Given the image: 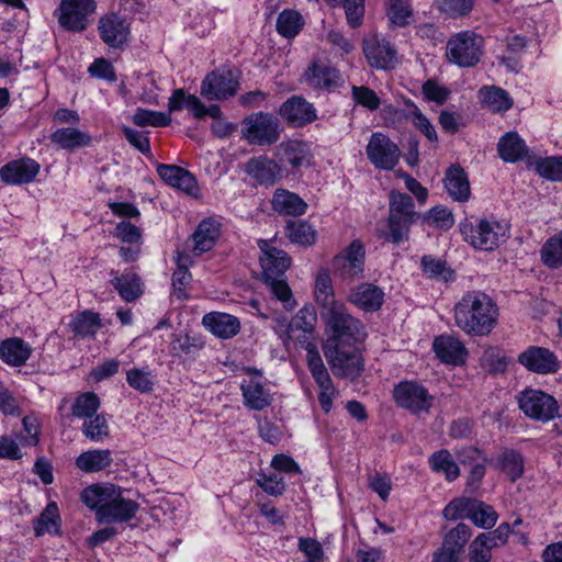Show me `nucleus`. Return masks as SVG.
Wrapping results in <instances>:
<instances>
[{"instance_id":"nucleus-22","label":"nucleus","mask_w":562,"mask_h":562,"mask_svg":"<svg viewBox=\"0 0 562 562\" xmlns=\"http://www.w3.org/2000/svg\"><path fill=\"white\" fill-rule=\"evenodd\" d=\"M305 83L314 90L331 92L344 83V78L336 68L314 63L304 71Z\"/></svg>"},{"instance_id":"nucleus-43","label":"nucleus","mask_w":562,"mask_h":562,"mask_svg":"<svg viewBox=\"0 0 562 562\" xmlns=\"http://www.w3.org/2000/svg\"><path fill=\"white\" fill-rule=\"evenodd\" d=\"M430 469L436 473H441L448 481H454L460 475V470L451 453L441 449L429 457Z\"/></svg>"},{"instance_id":"nucleus-49","label":"nucleus","mask_w":562,"mask_h":562,"mask_svg":"<svg viewBox=\"0 0 562 562\" xmlns=\"http://www.w3.org/2000/svg\"><path fill=\"white\" fill-rule=\"evenodd\" d=\"M132 122L139 127H165L171 123V117L164 112L137 108L132 116Z\"/></svg>"},{"instance_id":"nucleus-42","label":"nucleus","mask_w":562,"mask_h":562,"mask_svg":"<svg viewBox=\"0 0 562 562\" xmlns=\"http://www.w3.org/2000/svg\"><path fill=\"white\" fill-rule=\"evenodd\" d=\"M385 13L393 27H405L413 19V8L407 0H386Z\"/></svg>"},{"instance_id":"nucleus-9","label":"nucleus","mask_w":562,"mask_h":562,"mask_svg":"<svg viewBox=\"0 0 562 562\" xmlns=\"http://www.w3.org/2000/svg\"><path fill=\"white\" fill-rule=\"evenodd\" d=\"M324 353L336 376L356 380L363 371V359L358 345H325Z\"/></svg>"},{"instance_id":"nucleus-24","label":"nucleus","mask_w":562,"mask_h":562,"mask_svg":"<svg viewBox=\"0 0 562 562\" xmlns=\"http://www.w3.org/2000/svg\"><path fill=\"white\" fill-rule=\"evenodd\" d=\"M41 166L32 158L12 160L0 168V178L7 184L21 186L32 182Z\"/></svg>"},{"instance_id":"nucleus-31","label":"nucleus","mask_w":562,"mask_h":562,"mask_svg":"<svg viewBox=\"0 0 562 562\" xmlns=\"http://www.w3.org/2000/svg\"><path fill=\"white\" fill-rule=\"evenodd\" d=\"M202 324L215 336L228 339L238 334L240 322L236 316L213 312L203 316Z\"/></svg>"},{"instance_id":"nucleus-5","label":"nucleus","mask_w":562,"mask_h":562,"mask_svg":"<svg viewBox=\"0 0 562 562\" xmlns=\"http://www.w3.org/2000/svg\"><path fill=\"white\" fill-rule=\"evenodd\" d=\"M329 331L326 345L353 346L367 337L362 322L352 316L344 304L321 315Z\"/></svg>"},{"instance_id":"nucleus-54","label":"nucleus","mask_w":562,"mask_h":562,"mask_svg":"<svg viewBox=\"0 0 562 562\" xmlns=\"http://www.w3.org/2000/svg\"><path fill=\"white\" fill-rule=\"evenodd\" d=\"M474 505H476L475 498H454L443 508L442 515L447 520L470 518Z\"/></svg>"},{"instance_id":"nucleus-34","label":"nucleus","mask_w":562,"mask_h":562,"mask_svg":"<svg viewBox=\"0 0 562 562\" xmlns=\"http://www.w3.org/2000/svg\"><path fill=\"white\" fill-rule=\"evenodd\" d=\"M50 140L61 149L74 151L90 146L92 137L75 127H61L52 133Z\"/></svg>"},{"instance_id":"nucleus-7","label":"nucleus","mask_w":562,"mask_h":562,"mask_svg":"<svg viewBox=\"0 0 562 562\" xmlns=\"http://www.w3.org/2000/svg\"><path fill=\"white\" fill-rule=\"evenodd\" d=\"M282 131L281 121L276 114L259 111L241 121L240 135L249 145L263 147L276 144Z\"/></svg>"},{"instance_id":"nucleus-8","label":"nucleus","mask_w":562,"mask_h":562,"mask_svg":"<svg viewBox=\"0 0 562 562\" xmlns=\"http://www.w3.org/2000/svg\"><path fill=\"white\" fill-rule=\"evenodd\" d=\"M484 40L472 31H461L452 35L446 47L447 59L459 67L477 65L483 56Z\"/></svg>"},{"instance_id":"nucleus-39","label":"nucleus","mask_w":562,"mask_h":562,"mask_svg":"<svg viewBox=\"0 0 562 562\" xmlns=\"http://www.w3.org/2000/svg\"><path fill=\"white\" fill-rule=\"evenodd\" d=\"M60 515L58 506L55 502H50L41 513L40 517L33 521V528L36 537H41L44 533H60Z\"/></svg>"},{"instance_id":"nucleus-48","label":"nucleus","mask_w":562,"mask_h":562,"mask_svg":"<svg viewBox=\"0 0 562 562\" xmlns=\"http://www.w3.org/2000/svg\"><path fill=\"white\" fill-rule=\"evenodd\" d=\"M286 235L293 244L311 246L315 243V231L304 221H291L288 223Z\"/></svg>"},{"instance_id":"nucleus-38","label":"nucleus","mask_w":562,"mask_h":562,"mask_svg":"<svg viewBox=\"0 0 562 562\" xmlns=\"http://www.w3.org/2000/svg\"><path fill=\"white\" fill-rule=\"evenodd\" d=\"M482 104L493 112H506L513 106L508 92L496 86H485L479 91Z\"/></svg>"},{"instance_id":"nucleus-33","label":"nucleus","mask_w":562,"mask_h":562,"mask_svg":"<svg viewBox=\"0 0 562 562\" xmlns=\"http://www.w3.org/2000/svg\"><path fill=\"white\" fill-rule=\"evenodd\" d=\"M315 301L319 307L321 315L344 304L336 300L331 278L327 270H321L315 279Z\"/></svg>"},{"instance_id":"nucleus-58","label":"nucleus","mask_w":562,"mask_h":562,"mask_svg":"<svg viewBox=\"0 0 562 562\" xmlns=\"http://www.w3.org/2000/svg\"><path fill=\"white\" fill-rule=\"evenodd\" d=\"M83 435L94 442L103 441L109 436V425L103 415L87 418L82 425Z\"/></svg>"},{"instance_id":"nucleus-44","label":"nucleus","mask_w":562,"mask_h":562,"mask_svg":"<svg viewBox=\"0 0 562 562\" xmlns=\"http://www.w3.org/2000/svg\"><path fill=\"white\" fill-rule=\"evenodd\" d=\"M126 382L133 390L145 394L150 393L155 385V375L148 367H134L126 371Z\"/></svg>"},{"instance_id":"nucleus-25","label":"nucleus","mask_w":562,"mask_h":562,"mask_svg":"<svg viewBox=\"0 0 562 562\" xmlns=\"http://www.w3.org/2000/svg\"><path fill=\"white\" fill-rule=\"evenodd\" d=\"M363 53L368 63L376 68L390 69L396 63V49L385 38L373 36L364 40Z\"/></svg>"},{"instance_id":"nucleus-62","label":"nucleus","mask_w":562,"mask_h":562,"mask_svg":"<svg viewBox=\"0 0 562 562\" xmlns=\"http://www.w3.org/2000/svg\"><path fill=\"white\" fill-rule=\"evenodd\" d=\"M352 99L357 104L362 105L363 108L369 109L370 111H375L379 109L381 101L378 94L366 86H352L351 87Z\"/></svg>"},{"instance_id":"nucleus-29","label":"nucleus","mask_w":562,"mask_h":562,"mask_svg":"<svg viewBox=\"0 0 562 562\" xmlns=\"http://www.w3.org/2000/svg\"><path fill=\"white\" fill-rule=\"evenodd\" d=\"M244 405L252 411H263L271 405L273 397L259 378L244 380L240 385Z\"/></svg>"},{"instance_id":"nucleus-36","label":"nucleus","mask_w":562,"mask_h":562,"mask_svg":"<svg viewBox=\"0 0 562 562\" xmlns=\"http://www.w3.org/2000/svg\"><path fill=\"white\" fill-rule=\"evenodd\" d=\"M420 268L427 279L436 282L449 283L457 279L456 271L448 266L447 261L432 255L422 257Z\"/></svg>"},{"instance_id":"nucleus-28","label":"nucleus","mask_w":562,"mask_h":562,"mask_svg":"<svg viewBox=\"0 0 562 562\" xmlns=\"http://www.w3.org/2000/svg\"><path fill=\"white\" fill-rule=\"evenodd\" d=\"M221 235V224L213 218H205L200 222L191 235V250L200 256L213 249Z\"/></svg>"},{"instance_id":"nucleus-11","label":"nucleus","mask_w":562,"mask_h":562,"mask_svg":"<svg viewBox=\"0 0 562 562\" xmlns=\"http://www.w3.org/2000/svg\"><path fill=\"white\" fill-rule=\"evenodd\" d=\"M273 157L284 171L295 175L303 167H308L313 158L310 145L297 138H290L279 143L274 150Z\"/></svg>"},{"instance_id":"nucleus-23","label":"nucleus","mask_w":562,"mask_h":562,"mask_svg":"<svg viewBox=\"0 0 562 562\" xmlns=\"http://www.w3.org/2000/svg\"><path fill=\"white\" fill-rule=\"evenodd\" d=\"M279 114L294 127H302L317 119L314 105L300 95H293L284 101Z\"/></svg>"},{"instance_id":"nucleus-18","label":"nucleus","mask_w":562,"mask_h":562,"mask_svg":"<svg viewBox=\"0 0 562 562\" xmlns=\"http://www.w3.org/2000/svg\"><path fill=\"white\" fill-rule=\"evenodd\" d=\"M245 172L259 186L272 187L283 178V172L276 158L266 155L250 158L245 164Z\"/></svg>"},{"instance_id":"nucleus-45","label":"nucleus","mask_w":562,"mask_h":562,"mask_svg":"<svg viewBox=\"0 0 562 562\" xmlns=\"http://www.w3.org/2000/svg\"><path fill=\"white\" fill-rule=\"evenodd\" d=\"M72 331L80 337H94L101 328L99 314L91 311H85L78 314L70 323Z\"/></svg>"},{"instance_id":"nucleus-19","label":"nucleus","mask_w":562,"mask_h":562,"mask_svg":"<svg viewBox=\"0 0 562 562\" xmlns=\"http://www.w3.org/2000/svg\"><path fill=\"white\" fill-rule=\"evenodd\" d=\"M157 173L168 186L192 198H200V187L196 178L189 170L176 165L158 164Z\"/></svg>"},{"instance_id":"nucleus-60","label":"nucleus","mask_w":562,"mask_h":562,"mask_svg":"<svg viewBox=\"0 0 562 562\" xmlns=\"http://www.w3.org/2000/svg\"><path fill=\"white\" fill-rule=\"evenodd\" d=\"M256 482L270 496H281L286 490L284 477L277 472L271 474L260 473Z\"/></svg>"},{"instance_id":"nucleus-13","label":"nucleus","mask_w":562,"mask_h":562,"mask_svg":"<svg viewBox=\"0 0 562 562\" xmlns=\"http://www.w3.org/2000/svg\"><path fill=\"white\" fill-rule=\"evenodd\" d=\"M396 404L413 414L428 413L434 405V396L420 383L403 381L393 391Z\"/></svg>"},{"instance_id":"nucleus-57","label":"nucleus","mask_w":562,"mask_h":562,"mask_svg":"<svg viewBox=\"0 0 562 562\" xmlns=\"http://www.w3.org/2000/svg\"><path fill=\"white\" fill-rule=\"evenodd\" d=\"M437 9L449 18L458 19L468 15L474 0H434Z\"/></svg>"},{"instance_id":"nucleus-53","label":"nucleus","mask_w":562,"mask_h":562,"mask_svg":"<svg viewBox=\"0 0 562 562\" xmlns=\"http://www.w3.org/2000/svg\"><path fill=\"white\" fill-rule=\"evenodd\" d=\"M100 407V398L93 392H87L79 395L72 405V415L76 417L91 418L97 414Z\"/></svg>"},{"instance_id":"nucleus-15","label":"nucleus","mask_w":562,"mask_h":562,"mask_svg":"<svg viewBox=\"0 0 562 562\" xmlns=\"http://www.w3.org/2000/svg\"><path fill=\"white\" fill-rule=\"evenodd\" d=\"M366 154L375 169L393 170L400 161L398 146L386 135L375 132L370 136Z\"/></svg>"},{"instance_id":"nucleus-30","label":"nucleus","mask_w":562,"mask_h":562,"mask_svg":"<svg viewBox=\"0 0 562 562\" xmlns=\"http://www.w3.org/2000/svg\"><path fill=\"white\" fill-rule=\"evenodd\" d=\"M32 352V346L20 337H10L0 342V359L10 367L24 366Z\"/></svg>"},{"instance_id":"nucleus-59","label":"nucleus","mask_w":562,"mask_h":562,"mask_svg":"<svg viewBox=\"0 0 562 562\" xmlns=\"http://www.w3.org/2000/svg\"><path fill=\"white\" fill-rule=\"evenodd\" d=\"M472 535L471 528L464 522H460L451 529L443 538L442 546L453 549L461 553Z\"/></svg>"},{"instance_id":"nucleus-61","label":"nucleus","mask_w":562,"mask_h":562,"mask_svg":"<svg viewBox=\"0 0 562 562\" xmlns=\"http://www.w3.org/2000/svg\"><path fill=\"white\" fill-rule=\"evenodd\" d=\"M512 532L510 526L507 522L501 524L495 530L480 533L477 538V543L480 542L484 543L485 547L493 549L499 546H503L506 543L509 533Z\"/></svg>"},{"instance_id":"nucleus-41","label":"nucleus","mask_w":562,"mask_h":562,"mask_svg":"<svg viewBox=\"0 0 562 562\" xmlns=\"http://www.w3.org/2000/svg\"><path fill=\"white\" fill-rule=\"evenodd\" d=\"M540 260L552 270L562 267V229L543 243L540 248Z\"/></svg>"},{"instance_id":"nucleus-20","label":"nucleus","mask_w":562,"mask_h":562,"mask_svg":"<svg viewBox=\"0 0 562 562\" xmlns=\"http://www.w3.org/2000/svg\"><path fill=\"white\" fill-rule=\"evenodd\" d=\"M98 27L106 45L113 48H123L127 45L131 27L125 18L115 13L104 15L100 19Z\"/></svg>"},{"instance_id":"nucleus-51","label":"nucleus","mask_w":562,"mask_h":562,"mask_svg":"<svg viewBox=\"0 0 562 562\" xmlns=\"http://www.w3.org/2000/svg\"><path fill=\"white\" fill-rule=\"evenodd\" d=\"M203 347V342L189 335H173L170 342V352L173 357H194Z\"/></svg>"},{"instance_id":"nucleus-27","label":"nucleus","mask_w":562,"mask_h":562,"mask_svg":"<svg viewBox=\"0 0 562 562\" xmlns=\"http://www.w3.org/2000/svg\"><path fill=\"white\" fill-rule=\"evenodd\" d=\"M432 349L436 357L446 364L459 366L464 363L468 351L463 342L451 335H440L435 338Z\"/></svg>"},{"instance_id":"nucleus-3","label":"nucleus","mask_w":562,"mask_h":562,"mask_svg":"<svg viewBox=\"0 0 562 562\" xmlns=\"http://www.w3.org/2000/svg\"><path fill=\"white\" fill-rule=\"evenodd\" d=\"M258 247L261 251L259 260L265 282L270 286L272 294L278 300L288 303L292 292L284 279V274L291 263L290 257L285 251L271 246L265 239L258 240Z\"/></svg>"},{"instance_id":"nucleus-14","label":"nucleus","mask_w":562,"mask_h":562,"mask_svg":"<svg viewBox=\"0 0 562 562\" xmlns=\"http://www.w3.org/2000/svg\"><path fill=\"white\" fill-rule=\"evenodd\" d=\"M366 249L359 239L352 240L348 247L333 259L334 272L344 280L363 277Z\"/></svg>"},{"instance_id":"nucleus-64","label":"nucleus","mask_w":562,"mask_h":562,"mask_svg":"<svg viewBox=\"0 0 562 562\" xmlns=\"http://www.w3.org/2000/svg\"><path fill=\"white\" fill-rule=\"evenodd\" d=\"M299 550L303 552L307 562H323L324 549L322 544L313 538H300Z\"/></svg>"},{"instance_id":"nucleus-26","label":"nucleus","mask_w":562,"mask_h":562,"mask_svg":"<svg viewBox=\"0 0 562 562\" xmlns=\"http://www.w3.org/2000/svg\"><path fill=\"white\" fill-rule=\"evenodd\" d=\"M384 296V291L380 286L363 282L350 289L348 301L367 313H373L382 307Z\"/></svg>"},{"instance_id":"nucleus-56","label":"nucleus","mask_w":562,"mask_h":562,"mask_svg":"<svg viewBox=\"0 0 562 562\" xmlns=\"http://www.w3.org/2000/svg\"><path fill=\"white\" fill-rule=\"evenodd\" d=\"M470 520L477 527L483 529H491L495 526L498 515L494 508L479 499L476 505L473 506Z\"/></svg>"},{"instance_id":"nucleus-4","label":"nucleus","mask_w":562,"mask_h":562,"mask_svg":"<svg viewBox=\"0 0 562 562\" xmlns=\"http://www.w3.org/2000/svg\"><path fill=\"white\" fill-rule=\"evenodd\" d=\"M420 217L411 195L392 190L389 193V232L384 235L385 240L395 245L407 240L412 225Z\"/></svg>"},{"instance_id":"nucleus-35","label":"nucleus","mask_w":562,"mask_h":562,"mask_svg":"<svg viewBox=\"0 0 562 562\" xmlns=\"http://www.w3.org/2000/svg\"><path fill=\"white\" fill-rule=\"evenodd\" d=\"M113 462L112 451L109 449H91L80 453L75 461L76 467L85 473L100 472Z\"/></svg>"},{"instance_id":"nucleus-63","label":"nucleus","mask_w":562,"mask_h":562,"mask_svg":"<svg viewBox=\"0 0 562 562\" xmlns=\"http://www.w3.org/2000/svg\"><path fill=\"white\" fill-rule=\"evenodd\" d=\"M420 218L423 222L440 228H449L453 224L452 213L448 209L440 206L430 209L427 213L423 214Z\"/></svg>"},{"instance_id":"nucleus-52","label":"nucleus","mask_w":562,"mask_h":562,"mask_svg":"<svg viewBox=\"0 0 562 562\" xmlns=\"http://www.w3.org/2000/svg\"><path fill=\"white\" fill-rule=\"evenodd\" d=\"M316 323V314L313 307L304 306L292 317L286 327V336L291 339L294 330L311 333Z\"/></svg>"},{"instance_id":"nucleus-2","label":"nucleus","mask_w":562,"mask_h":562,"mask_svg":"<svg viewBox=\"0 0 562 562\" xmlns=\"http://www.w3.org/2000/svg\"><path fill=\"white\" fill-rule=\"evenodd\" d=\"M456 325L469 336H487L497 324L498 307L482 291H469L456 303Z\"/></svg>"},{"instance_id":"nucleus-6","label":"nucleus","mask_w":562,"mask_h":562,"mask_svg":"<svg viewBox=\"0 0 562 562\" xmlns=\"http://www.w3.org/2000/svg\"><path fill=\"white\" fill-rule=\"evenodd\" d=\"M464 240L473 248L492 251L506 243L509 225L496 220L475 218L461 224Z\"/></svg>"},{"instance_id":"nucleus-17","label":"nucleus","mask_w":562,"mask_h":562,"mask_svg":"<svg viewBox=\"0 0 562 562\" xmlns=\"http://www.w3.org/2000/svg\"><path fill=\"white\" fill-rule=\"evenodd\" d=\"M518 362L528 371L538 374H553L561 369V361L548 348L529 346L518 356Z\"/></svg>"},{"instance_id":"nucleus-12","label":"nucleus","mask_w":562,"mask_h":562,"mask_svg":"<svg viewBox=\"0 0 562 562\" xmlns=\"http://www.w3.org/2000/svg\"><path fill=\"white\" fill-rule=\"evenodd\" d=\"M518 404L526 416L542 423L553 419L559 411L558 402L552 395L536 389L520 392Z\"/></svg>"},{"instance_id":"nucleus-16","label":"nucleus","mask_w":562,"mask_h":562,"mask_svg":"<svg viewBox=\"0 0 562 562\" xmlns=\"http://www.w3.org/2000/svg\"><path fill=\"white\" fill-rule=\"evenodd\" d=\"M239 82L231 69H216L201 85V94L207 100H224L236 94Z\"/></svg>"},{"instance_id":"nucleus-37","label":"nucleus","mask_w":562,"mask_h":562,"mask_svg":"<svg viewBox=\"0 0 562 562\" xmlns=\"http://www.w3.org/2000/svg\"><path fill=\"white\" fill-rule=\"evenodd\" d=\"M445 187L448 194L459 202L469 200L471 191L465 171L460 166H451L445 177Z\"/></svg>"},{"instance_id":"nucleus-47","label":"nucleus","mask_w":562,"mask_h":562,"mask_svg":"<svg viewBox=\"0 0 562 562\" xmlns=\"http://www.w3.org/2000/svg\"><path fill=\"white\" fill-rule=\"evenodd\" d=\"M304 22L302 15L294 10L282 11L277 19V31L286 38L295 37Z\"/></svg>"},{"instance_id":"nucleus-32","label":"nucleus","mask_w":562,"mask_h":562,"mask_svg":"<svg viewBox=\"0 0 562 562\" xmlns=\"http://www.w3.org/2000/svg\"><path fill=\"white\" fill-rule=\"evenodd\" d=\"M272 210L280 215L300 216L306 212L307 204L299 194L285 189H277L271 199Z\"/></svg>"},{"instance_id":"nucleus-55","label":"nucleus","mask_w":562,"mask_h":562,"mask_svg":"<svg viewBox=\"0 0 562 562\" xmlns=\"http://www.w3.org/2000/svg\"><path fill=\"white\" fill-rule=\"evenodd\" d=\"M537 172L549 180L562 181V157H535L533 165Z\"/></svg>"},{"instance_id":"nucleus-1","label":"nucleus","mask_w":562,"mask_h":562,"mask_svg":"<svg viewBox=\"0 0 562 562\" xmlns=\"http://www.w3.org/2000/svg\"><path fill=\"white\" fill-rule=\"evenodd\" d=\"M80 501L94 512L99 524H124L132 520L139 504L123 496L122 487L112 483H94L85 487Z\"/></svg>"},{"instance_id":"nucleus-40","label":"nucleus","mask_w":562,"mask_h":562,"mask_svg":"<svg viewBox=\"0 0 562 562\" xmlns=\"http://www.w3.org/2000/svg\"><path fill=\"white\" fill-rule=\"evenodd\" d=\"M111 283L119 292L120 296L126 302L135 301L143 292L140 279L133 271H125L120 276L115 273Z\"/></svg>"},{"instance_id":"nucleus-46","label":"nucleus","mask_w":562,"mask_h":562,"mask_svg":"<svg viewBox=\"0 0 562 562\" xmlns=\"http://www.w3.org/2000/svg\"><path fill=\"white\" fill-rule=\"evenodd\" d=\"M497 467L509 477L512 482L517 481L524 473V459L520 453L513 449L503 451L497 459Z\"/></svg>"},{"instance_id":"nucleus-50","label":"nucleus","mask_w":562,"mask_h":562,"mask_svg":"<svg viewBox=\"0 0 562 562\" xmlns=\"http://www.w3.org/2000/svg\"><path fill=\"white\" fill-rule=\"evenodd\" d=\"M189 257L186 255H179L177 259L178 268L172 274V288L173 294L179 299H187L186 289L192 280V276L187 268Z\"/></svg>"},{"instance_id":"nucleus-10","label":"nucleus","mask_w":562,"mask_h":562,"mask_svg":"<svg viewBox=\"0 0 562 562\" xmlns=\"http://www.w3.org/2000/svg\"><path fill=\"white\" fill-rule=\"evenodd\" d=\"M95 9L94 0H60L54 16L64 31L82 32L88 27L89 16Z\"/></svg>"},{"instance_id":"nucleus-21","label":"nucleus","mask_w":562,"mask_h":562,"mask_svg":"<svg viewBox=\"0 0 562 562\" xmlns=\"http://www.w3.org/2000/svg\"><path fill=\"white\" fill-rule=\"evenodd\" d=\"M497 153L505 162L514 164L524 160L528 166L533 165L536 157L517 132H507L498 139Z\"/></svg>"}]
</instances>
